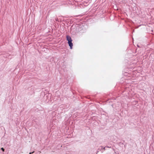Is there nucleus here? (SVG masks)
Returning <instances> with one entry per match:
<instances>
[{
  "instance_id": "20e7f679",
  "label": "nucleus",
  "mask_w": 154,
  "mask_h": 154,
  "mask_svg": "<svg viewBox=\"0 0 154 154\" xmlns=\"http://www.w3.org/2000/svg\"><path fill=\"white\" fill-rule=\"evenodd\" d=\"M34 152H30L29 154H31V153H33Z\"/></svg>"
},
{
  "instance_id": "7ed1b4c3",
  "label": "nucleus",
  "mask_w": 154,
  "mask_h": 154,
  "mask_svg": "<svg viewBox=\"0 0 154 154\" xmlns=\"http://www.w3.org/2000/svg\"><path fill=\"white\" fill-rule=\"evenodd\" d=\"M1 149L3 151H4V149L3 148H1Z\"/></svg>"
},
{
  "instance_id": "f257e3e1",
  "label": "nucleus",
  "mask_w": 154,
  "mask_h": 154,
  "mask_svg": "<svg viewBox=\"0 0 154 154\" xmlns=\"http://www.w3.org/2000/svg\"><path fill=\"white\" fill-rule=\"evenodd\" d=\"M68 41V43L69 46L70 47V48L72 49V47L73 46V44L72 43V40L69 41Z\"/></svg>"
},
{
  "instance_id": "f03ea898",
  "label": "nucleus",
  "mask_w": 154,
  "mask_h": 154,
  "mask_svg": "<svg viewBox=\"0 0 154 154\" xmlns=\"http://www.w3.org/2000/svg\"><path fill=\"white\" fill-rule=\"evenodd\" d=\"M66 40L67 41L72 40L71 39V37L69 35L66 36Z\"/></svg>"
}]
</instances>
